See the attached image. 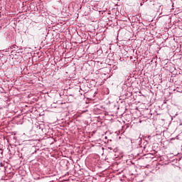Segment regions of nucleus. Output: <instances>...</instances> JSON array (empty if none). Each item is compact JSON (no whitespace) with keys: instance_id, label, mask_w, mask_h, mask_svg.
I'll list each match as a JSON object with an SVG mask.
<instances>
[{"instance_id":"obj_1","label":"nucleus","mask_w":182,"mask_h":182,"mask_svg":"<svg viewBox=\"0 0 182 182\" xmlns=\"http://www.w3.org/2000/svg\"><path fill=\"white\" fill-rule=\"evenodd\" d=\"M177 116V114H176V115L175 116H173V117H176Z\"/></svg>"}]
</instances>
